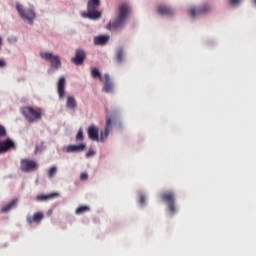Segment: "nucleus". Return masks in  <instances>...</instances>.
<instances>
[{
	"label": "nucleus",
	"mask_w": 256,
	"mask_h": 256,
	"mask_svg": "<svg viewBox=\"0 0 256 256\" xmlns=\"http://www.w3.org/2000/svg\"><path fill=\"white\" fill-rule=\"evenodd\" d=\"M254 3H255V5H256V0H254Z\"/></svg>",
	"instance_id": "obj_32"
},
{
	"label": "nucleus",
	"mask_w": 256,
	"mask_h": 256,
	"mask_svg": "<svg viewBox=\"0 0 256 256\" xmlns=\"http://www.w3.org/2000/svg\"><path fill=\"white\" fill-rule=\"evenodd\" d=\"M13 149H16V146L12 139L8 138L6 140L0 141V155L9 151H13Z\"/></svg>",
	"instance_id": "obj_10"
},
{
	"label": "nucleus",
	"mask_w": 256,
	"mask_h": 256,
	"mask_svg": "<svg viewBox=\"0 0 256 256\" xmlns=\"http://www.w3.org/2000/svg\"><path fill=\"white\" fill-rule=\"evenodd\" d=\"M65 85H66L65 77H61L57 84V91L60 99H63V97H65Z\"/></svg>",
	"instance_id": "obj_13"
},
{
	"label": "nucleus",
	"mask_w": 256,
	"mask_h": 256,
	"mask_svg": "<svg viewBox=\"0 0 256 256\" xmlns=\"http://www.w3.org/2000/svg\"><path fill=\"white\" fill-rule=\"evenodd\" d=\"M7 136V130L5 129V126L0 124V137H6Z\"/></svg>",
	"instance_id": "obj_25"
},
{
	"label": "nucleus",
	"mask_w": 256,
	"mask_h": 256,
	"mask_svg": "<svg viewBox=\"0 0 256 256\" xmlns=\"http://www.w3.org/2000/svg\"><path fill=\"white\" fill-rule=\"evenodd\" d=\"M123 57H124V52H123L122 48H120L116 52L117 63H123Z\"/></svg>",
	"instance_id": "obj_23"
},
{
	"label": "nucleus",
	"mask_w": 256,
	"mask_h": 256,
	"mask_svg": "<svg viewBox=\"0 0 256 256\" xmlns=\"http://www.w3.org/2000/svg\"><path fill=\"white\" fill-rule=\"evenodd\" d=\"M59 197V193L52 192L50 194H40L36 197L37 201H51L52 199H57Z\"/></svg>",
	"instance_id": "obj_15"
},
{
	"label": "nucleus",
	"mask_w": 256,
	"mask_h": 256,
	"mask_svg": "<svg viewBox=\"0 0 256 256\" xmlns=\"http://www.w3.org/2000/svg\"><path fill=\"white\" fill-rule=\"evenodd\" d=\"M81 151H85V144L69 145L66 148L67 153H81Z\"/></svg>",
	"instance_id": "obj_16"
},
{
	"label": "nucleus",
	"mask_w": 256,
	"mask_h": 256,
	"mask_svg": "<svg viewBox=\"0 0 256 256\" xmlns=\"http://www.w3.org/2000/svg\"><path fill=\"white\" fill-rule=\"evenodd\" d=\"M77 141H83V130H79L77 135H76Z\"/></svg>",
	"instance_id": "obj_26"
},
{
	"label": "nucleus",
	"mask_w": 256,
	"mask_h": 256,
	"mask_svg": "<svg viewBox=\"0 0 256 256\" xmlns=\"http://www.w3.org/2000/svg\"><path fill=\"white\" fill-rule=\"evenodd\" d=\"M109 41V36H98L94 39L95 45H105Z\"/></svg>",
	"instance_id": "obj_19"
},
{
	"label": "nucleus",
	"mask_w": 256,
	"mask_h": 256,
	"mask_svg": "<svg viewBox=\"0 0 256 256\" xmlns=\"http://www.w3.org/2000/svg\"><path fill=\"white\" fill-rule=\"evenodd\" d=\"M91 211V208L89 206H79L75 213L76 215H83V213H89Z\"/></svg>",
	"instance_id": "obj_21"
},
{
	"label": "nucleus",
	"mask_w": 256,
	"mask_h": 256,
	"mask_svg": "<svg viewBox=\"0 0 256 256\" xmlns=\"http://www.w3.org/2000/svg\"><path fill=\"white\" fill-rule=\"evenodd\" d=\"M22 115H24L25 119L29 121V123H33L39 119H41V108H33L31 106H26L21 109Z\"/></svg>",
	"instance_id": "obj_4"
},
{
	"label": "nucleus",
	"mask_w": 256,
	"mask_h": 256,
	"mask_svg": "<svg viewBox=\"0 0 256 256\" xmlns=\"http://www.w3.org/2000/svg\"><path fill=\"white\" fill-rule=\"evenodd\" d=\"M43 217V213L37 212L33 216H27L26 221L29 225L33 223H41V221H43Z\"/></svg>",
	"instance_id": "obj_12"
},
{
	"label": "nucleus",
	"mask_w": 256,
	"mask_h": 256,
	"mask_svg": "<svg viewBox=\"0 0 256 256\" xmlns=\"http://www.w3.org/2000/svg\"><path fill=\"white\" fill-rule=\"evenodd\" d=\"M91 75L93 79H99L100 81H103V76H101V72H99L97 68L92 69Z\"/></svg>",
	"instance_id": "obj_22"
},
{
	"label": "nucleus",
	"mask_w": 256,
	"mask_h": 256,
	"mask_svg": "<svg viewBox=\"0 0 256 256\" xmlns=\"http://www.w3.org/2000/svg\"><path fill=\"white\" fill-rule=\"evenodd\" d=\"M111 129H113V120L111 117L106 116V124L103 132L100 133L99 138V128L97 126H90L88 128V137L91 141H105L107 137H109V133H111Z\"/></svg>",
	"instance_id": "obj_2"
},
{
	"label": "nucleus",
	"mask_w": 256,
	"mask_h": 256,
	"mask_svg": "<svg viewBox=\"0 0 256 256\" xmlns=\"http://www.w3.org/2000/svg\"><path fill=\"white\" fill-rule=\"evenodd\" d=\"M93 155H95V151L93 150L88 151L86 154L87 157H93Z\"/></svg>",
	"instance_id": "obj_30"
},
{
	"label": "nucleus",
	"mask_w": 256,
	"mask_h": 256,
	"mask_svg": "<svg viewBox=\"0 0 256 256\" xmlns=\"http://www.w3.org/2000/svg\"><path fill=\"white\" fill-rule=\"evenodd\" d=\"M88 177H89V175H87V173H82L80 175V180L81 181H87Z\"/></svg>",
	"instance_id": "obj_28"
},
{
	"label": "nucleus",
	"mask_w": 256,
	"mask_h": 256,
	"mask_svg": "<svg viewBox=\"0 0 256 256\" xmlns=\"http://www.w3.org/2000/svg\"><path fill=\"white\" fill-rule=\"evenodd\" d=\"M146 201H147V197H145V195H141L139 199L140 205H145Z\"/></svg>",
	"instance_id": "obj_27"
},
{
	"label": "nucleus",
	"mask_w": 256,
	"mask_h": 256,
	"mask_svg": "<svg viewBox=\"0 0 256 256\" xmlns=\"http://www.w3.org/2000/svg\"><path fill=\"white\" fill-rule=\"evenodd\" d=\"M39 169V163L37 160L24 158L20 161V170L22 173H33Z\"/></svg>",
	"instance_id": "obj_5"
},
{
	"label": "nucleus",
	"mask_w": 256,
	"mask_h": 256,
	"mask_svg": "<svg viewBox=\"0 0 256 256\" xmlns=\"http://www.w3.org/2000/svg\"><path fill=\"white\" fill-rule=\"evenodd\" d=\"M16 11L19 13L20 17L24 21H28V23H33V20L35 19V11L33 9H23V6L21 4H16Z\"/></svg>",
	"instance_id": "obj_8"
},
{
	"label": "nucleus",
	"mask_w": 256,
	"mask_h": 256,
	"mask_svg": "<svg viewBox=\"0 0 256 256\" xmlns=\"http://www.w3.org/2000/svg\"><path fill=\"white\" fill-rule=\"evenodd\" d=\"M104 87H103V91H105V93H111V91H113V84L111 83V77L109 76V74H105L104 75Z\"/></svg>",
	"instance_id": "obj_17"
},
{
	"label": "nucleus",
	"mask_w": 256,
	"mask_h": 256,
	"mask_svg": "<svg viewBox=\"0 0 256 256\" xmlns=\"http://www.w3.org/2000/svg\"><path fill=\"white\" fill-rule=\"evenodd\" d=\"M55 173H57V167H55V166L50 167V169L48 171V177L50 179H53V177L55 176Z\"/></svg>",
	"instance_id": "obj_24"
},
{
	"label": "nucleus",
	"mask_w": 256,
	"mask_h": 256,
	"mask_svg": "<svg viewBox=\"0 0 256 256\" xmlns=\"http://www.w3.org/2000/svg\"><path fill=\"white\" fill-rule=\"evenodd\" d=\"M6 63L4 60H0V69L5 67Z\"/></svg>",
	"instance_id": "obj_31"
},
{
	"label": "nucleus",
	"mask_w": 256,
	"mask_h": 256,
	"mask_svg": "<svg viewBox=\"0 0 256 256\" xmlns=\"http://www.w3.org/2000/svg\"><path fill=\"white\" fill-rule=\"evenodd\" d=\"M18 203H19V199H17V198L11 200L8 204H5L1 208V213H9V211H11L12 209H15V207H17Z\"/></svg>",
	"instance_id": "obj_14"
},
{
	"label": "nucleus",
	"mask_w": 256,
	"mask_h": 256,
	"mask_svg": "<svg viewBox=\"0 0 256 256\" xmlns=\"http://www.w3.org/2000/svg\"><path fill=\"white\" fill-rule=\"evenodd\" d=\"M85 51L81 49H77L75 53V57L71 59V61L74 63V65H83L85 61Z\"/></svg>",
	"instance_id": "obj_11"
},
{
	"label": "nucleus",
	"mask_w": 256,
	"mask_h": 256,
	"mask_svg": "<svg viewBox=\"0 0 256 256\" xmlns=\"http://www.w3.org/2000/svg\"><path fill=\"white\" fill-rule=\"evenodd\" d=\"M161 199L164 203H167L170 214L175 215V213H177V206H175V194L173 192H165L162 194Z\"/></svg>",
	"instance_id": "obj_7"
},
{
	"label": "nucleus",
	"mask_w": 256,
	"mask_h": 256,
	"mask_svg": "<svg viewBox=\"0 0 256 256\" xmlns=\"http://www.w3.org/2000/svg\"><path fill=\"white\" fill-rule=\"evenodd\" d=\"M211 6L208 4H204L201 8H195L191 7L189 10V14L191 17H201V15H207V13H210Z\"/></svg>",
	"instance_id": "obj_9"
},
{
	"label": "nucleus",
	"mask_w": 256,
	"mask_h": 256,
	"mask_svg": "<svg viewBox=\"0 0 256 256\" xmlns=\"http://www.w3.org/2000/svg\"><path fill=\"white\" fill-rule=\"evenodd\" d=\"M101 5V0H88L87 2V13H83V17L87 19H99L101 12L97 11Z\"/></svg>",
	"instance_id": "obj_3"
},
{
	"label": "nucleus",
	"mask_w": 256,
	"mask_h": 256,
	"mask_svg": "<svg viewBox=\"0 0 256 256\" xmlns=\"http://www.w3.org/2000/svg\"><path fill=\"white\" fill-rule=\"evenodd\" d=\"M131 13V7L127 4H121L118 7V15L116 19L109 22L107 25V29L110 31H119V29H123L125 27V23L127 22V19H129V15Z\"/></svg>",
	"instance_id": "obj_1"
},
{
	"label": "nucleus",
	"mask_w": 256,
	"mask_h": 256,
	"mask_svg": "<svg viewBox=\"0 0 256 256\" xmlns=\"http://www.w3.org/2000/svg\"><path fill=\"white\" fill-rule=\"evenodd\" d=\"M240 2H241V0H230V4L233 6L239 5Z\"/></svg>",
	"instance_id": "obj_29"
},
{
	"label": "nucleus",
	"mask_w": 256,
	"mask_h": 256,
	"mask_svg": "<svg viewBox=\"0 0 256 256\" xmlns=\"http://www.w3.org/2000/svg\"><path fill=\"white\" fill-rule=\"evenodd\" d=\"M66 105L68 109H75V107H77V102L73 96H68Z\"/></svg>",
	"instance_id": "obj_20"
},
{
	"label": "nucleus",
	"mask_w": 256,
	"mask_h": 256,
	"mask_svg": "<svg viewBox=\"0 0 256 256\" xmlns=\"http://www.w3.org/2000/svg\"><path fill=\"white\" fill-rule=\"evenodd\" d=\"M157 12L159 15H166V17H171V15H173V9L167 6H158Z\"/></svg>",
	"instance_id": "obj_18"
},
{
	"label": "nucleus",
	"mask_w": 256,
	"mask_h": 256,
	"mask_svg": "<svg viewBox=\"0 0 256 256\" xmlns=\"http://www.w3.org/2000/svg\"><path fill=\"white\" fill-rule=\"evenodd\" d=\"M40 57L44 61H49L52 69H61V58L58 55L51 52H40Z\"/></svg>",
	"instance_id": "obj_6"
}]
</instances>
